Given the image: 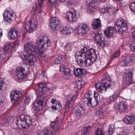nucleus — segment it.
Listing matches in <instances>:
<instances>
[{
    "label": "nucleus",
    "mask_w": 135,
    "mask_h": 135,
    "mask_svg": "<svg viewBox=\"0 0 135 135\" xmlns=\"http://www.w3.org/2000/svg\"><path fill=\"white\" fill-rule=\"evenodd\" d=\"M44 135H53L54 134L51 131L48 130L47 128H44L42 131Z\"/></svg>",
    "instance_id": "obj_43"
},
{
    "label": "nucleus",
    "mask_w": 135,
    "mask_h": 135,
    "mask_svg": "<svg viewBox=\"0 0 135 135\" xmlns=\"http://www.w3.org/2000/svg\"><path fill=\"white\" fill-rule=\"evenodd\" d=\"M94 38L96 40L97 42L100 44V45L102 46H106L107 44L106 42L105 41L104 37H103L100 31L96 32L94 34Z\"/></svg>",
    "instance_id": "obj_6"
},
{
    "label": "nucleus",
    "mask_w": 135,
    "mask_h": 135,
    "mask_svg": "<svg viewBox=\"0 0 135 135\" xmlns=\"http://www.w3.org/2000/svg\"><path fill=\"white\" fill-rule=\"evenodd\" d=\"M76 99V97L69 95L67 97V102L66 106L65 108V113H67L69 111L70 106L72 105L74 102V100Z\"/></svg>",
    "instance_id": "obj_14"
},
{
    "label": "nucleus",
    "mask_w": 135,
    "mask_h": 135,
    "mask_svg": "<svg viewBox=\"0 0 135 135\" xmlns=\"http://www.w3.org/2000/svg\"><path fill=\"white\" fill-rule=\"evenodd\" d=\"M37 21L36 20L31 21H29L28 22L26 23L24 26V28L27 32L30 33L32 32L35 30L37 26Z\"/></svg>",
    "instance_id": "obj_5"
},
{
    "label": "nucleus",
    "mask_w": 135,
    "mask_h": 135,
    "mask_svg": "<svg viewBox=\"0 0 135 135\" xmlns=\"http://www.w3.org/2000/svg\"><path fill=\"white\" fill-rule=\"evenodd\" d=\"M102 110V109H101L97 111L96 113V115L99 116L104 114V112H103Z\"/></svg>",
    "instance_id": "obj_54"
},
{
    "label": "nucleus",
    "mask_w": 135,
    "mask_h": 135,
    "mask_svg": "<svg viewBox=\"0 0 135 135\" xmlns=\"http://www.w3.org/2000/svg\"><path fill=\"white\" fill-rule=\"evenodd\" d=\"M62 47H64L66 50L69 51H71L73 47V45L71 43H67L66 42L63 43Z\"/></svg>",
    "instance_id": "obj_28"
},
{
    "label": "nucleus",
    "mask_w": 135,
    "mask_h": 135,
    "mask_svg": "<svg viewBox=\"0 0 135 135\" xmlns=\"http://www.w3.org/2000/svg\"><path fill=\"white\" fill-rule=\"evenodd\" d=\"M133 74V72L132 70H128L127 71V72L126 73V78H131L132 79Z\"/></svg>",
    "instance_id": "obj_46"
},
{
    "label": "nucleus",
    "mask_w": 135,
    "mask_h": 135,
    "mask_svg": "<svg viewBox=\"0 0 135 135\" xmlns=\"http://www.w3.org/2000/svg\"><path fill=\"white\" fill-rule=\"evenodd\" d=\"M51 42L48 40V39L47 38V40L46 41L44 42L41 45V48H44L46 49L49 47H50L51 45Z\"/></svg>",
    "instance_id": "obj_29"
},
{
    "label": "nucleus",
    "mask_w": 135,
    "mask_h": 135,
    "mask_svg": "<svg viewBox=\"0 0 135 135\" xmlns=\"http://www.w3.org/2000/svg\"><path fill=\"white\" fill-rule=\"evenodd\" d=\"M62 59V57L61 55L58 56V57L55 58L53 60L54 63L56 64H59L61 63V61Z\"/></svg>",
    "instance_id": "obj_35"
},
{
    "label": "nucleus",
    "mask_w": 135,
    "mask_h": 135,
    "mask_svg": "<svg viewBox=\"0 0 135 135\" xmlns=\"http://www.w3.org/2000/svg\"><path fill=\"white\" fill-rule=\"evenodd\" d=\"M18 34L17 30L14 27H12L8 33V36L11 40L16 38Z\"/></svg>",
    "instance_id": "obj_20"
},
{
    "label": "nucleus",
    "mask_w": 135,
    "mask_h": 135,
    "mask_svg": "<svg viewBox=\"0 0 135 135\" xmlns=\"http://www.w3.org/2000/svg\"><path fill=\"white\" fill-rule=\"evenodd\" d=\"M113 124H111L109 126L108 132L109 134H111L113 133Z\"/></svg>",
    "instance_id": "obj_50"
},
{
    "label": "nucleus",
    "mask_w": 135,
    "mask_h": 135,
    "mask_svg": "<svg viewBox=\"0 0 135 135\" xmlns=\"http://www.w3.org/2000/svg\"><path fill=\"white\" fill-rule=\"evenodd\" d=\"M132 79L131 78H126V82L124 83H125V84L127 86H129L132 83Z\"/></svg>",
    "instance_id": "obj_47"
},
{
    "label": "nucleus",
    "mask_w": 135,
    "mask_h": 135,
    "mask_svg": "<svg viewBox=\"0 0 135 135\" xmlns=\"http://www.w3.org/2000/svg\"><path fill=\"white\" fill-rule=\"evenodd\" d=\"M94 135H104V132L101 128H98L94 132Z\"/></svg>",
    "instance_id": "obj_41"
},
{
    "label": "nucleus",
    "mask_w": 135,
    "mask_h": 135,
    "mask_svg": "<svg viewBox=\"0 0 135 135\" xmlns=\"http://www.w3.org/2000/svg\"><path fill=\"white\" fill-rule=\"evenodd\" d=\"M25 70V69L22 67H18L17 68L16 70V75L18 80L23 79L26 78V74L23 73Z\"/></svg>",
    "instance_id": "obj_13"
},
{
    "label": "nucleus",
    "mask_w": 135,
    "mask_h": 135,
    "mask_svg": "<svg viewBox=\"0 0 135 135\" xmlns=\"http://www.w3.org/2000/svg\"><path fill=\"white\" fill-rule=\"evenodd\" d=\"M39 89L36 91L37 97L36 100L35 102L33 105L34 110L39 111L43 108V100H44L45 94L43 93L42 90L46 89L47 88L45 84L39 83L38 85Z\"/></svg>",
    "instance_id": "obj_2"
},
{
    "label": "nucleus",
    "mask_w": 135,
    "mask_h": 135,
    "mask_svg": "<svg viewBox=\"0 0 135 135\" xmlns=\"http://www.w3.org/2000/svg\"><path fill=\"white\" fill-rule=\"evenodd\" d=\"M83 81H77L75 82V90L77 91L81 89L82 87V83Z\"/></svg>",
    "instance_id": "obj_27"
},
{
    "label": "nucleus",
    "mask_w": 135,
    "mask_h": 135,
    "mask_svg": "<svg viewBox=\"0 0 135 135\" xmlns=\"http://www.w3.org/2000/svg\"><path fill=\"white\" fill-rule=\"evenodd\" d=\"M108 12L110 15H111V14H113L114 11L113 9L111 8H108Z\"/></svg>",
    "instance_id": "obj_56"
},
{
    "label": "nucleus",
    "mask_w": 135,
    "mask_h": 135,
    "mask_svg": "<svg viewBox=\"0 0 135 135\" xmlns=\"http://www.w3.org/2000/svg\"><path fill=\"white\" fill-rule=\"evenodd\" d=\"M115 84V83L111 81V80H107L105 82V85L107 88L109 87H112Z\"/></svg>",
    "instance_id": "obj_34"
},
{
    "label": "nucleus",
    "mask_w": 135,
    "mask_h": 135,
    "mask_svg": "<svg viewBox=\"0 0 135 135\" xmlns=\"http://www.w3.org/2000/svg\"><path fill=\"white\" fill-rule=\"evenodd\" d=\"M87 6V9L89 12L91 13L94 12L96 10L95 8L93 6V5H91V4H88Z\"/></svg>",
    "instance_id": "obj_36"
},
{
    "label": "nucleus",
    "mask_w": 135,
    "mask_h": 135,
    "mask_svg": "<svg viewBox=\"0 0 135 135\" xmlns=\"http://www.w3.org/2000/svg\"><path fill=\"white\" fill-rule=\"evenodd\" d=\"M120 53V51L118 50L114 55V57H116L118 56Z\"/></svg>",
    "instance_id": "obj_59"
},
{
    "label": "nucleus",
    "mask_w": 135,
    "mask_h": 135,
    "mask_svg": "<svg viewBox=\"0 0 135 135\" xmlns=\"http://www.w3.org/2000/svg\"><path fill=\"white\" fill-rule=\"evenodd\" d=\"M135 120V118L133 115L126 117L123 119V121L128 124H130L133 123Z\"/></svg>",
    "instance_id": "obj_23"
},
{
    "label": "nucleus",
    "mask_w": 135,
    "mask_h": 135,
    "mask_svg": "<svg viewBox=\"0 0 135 135\" xmlns=\"http://www.w3.org/2000/svg\"><path fill=\"white\" fill-rule=\"evenodd\" d=\"M51 21H52V22L54 24L56 25H59L60 21L59 19L56 17H52L50 20V23H51Z\"/></svg>",
    "instance_id": "obj_40"
},
{
    "label": "nucleus",
    "mask_w": 135,
    "mask_h": 135,
    "mask_svg": "<svg viewBox=\"0 0 135 135\" xmlns=\"http://www.w3.org/2000/svg\"><path fill=\"white\" fill-rule=\"evenodd\" d=\"M51 23H50V25L52 30L53 31H55L57 27V26H59V25H56V24H54L52 22V21H51Z\"/></svg>",
    "instance_id": "obj_48"
},
{
    "label": "nucleus",
    "mask_w": 135,
    "mask_h": 135,
    "mask_svg": "<svg viewBox=\"0 0 135 135\" xmlns=\"http://www.w3.org/2000/svg\"><path fill=\"white\" fill-rule=\"evenodd\" d=\"M52 108L54 109L60 111L62 109L60 103L59 102L56 104H54L52 106Z\"/></svg>",
    "instance_id": "obj_33"
},
{
    "label": "nucleus",
    "mask_w": 135,
    "mask_h": 135,
    "mask_svg": "<svg viewBox=\"0 0 135 135\" xmlns=\"http://www.w3.org/2000/svg\"><path fill=\"white\" fill-rule=\"evenodd\" d=\"M3 16L7 22L13 21L15 19V16L11 13L9 11H6L3 13Z\"/></svg>",
    "instance_id": "obj_19"
},
{
    "label": "nucleus",
    "mask_w": 135,
    "mask_h": 135,
    "mask_svg": "<svg viewBox=\"0 0 135 135\" xmlns=\"http://www.w3.org/2000/svg\"><path fill=\"white\" fill-rule=\"evenodd\" d=\"M89 27L86 24L81 23L76 28V31L79 35H82L87 33L89 31Z\"/></svg>",
    "instance_id": "obj_10"
},
{
    "label": "nucleus",
    "mask_w": 135,
    "mask_h": 135,
    "mask_svg": "<svg viewBox=\"0 0 135 135\" xmlns=\"http://www.w3.org/2000/svg\"><path fill=\"white\" fill-rule=\"evenodd\" d=\"M115 28L116 27H127L126 21L123 18H120L117 20L115 23Z\"/></svg>",
    "instance_id": "obj_18"
},
{
    "label": "nucleus",
    "mask_w": 135,
    "mask_h": 135,
    "mask_svg": "<svg viewBox=\"0 0 135 135\" xmlns=\"http://www.w3.org/2000/svg\"><path fill=\"white\" fill-rule=\"evenodd\" d=\"M24 48L25 51L29 54L28 61L30 65H33L34 62L36 61V58L34 56L35 54L42 57L45 56V50L42 48H39L38 46L30 42L25 43Z\"/></svg>",
    "instance_id": "obj_1"
},
{
    "label": "nucleus",
    "mask_w": 135,
    "mask_h": 135,
    "mask_svg": "<svg viewBox=\"0 0 135 135\" xmlns=\"http://www.w3.org/2000/svg\"><path fill=\"white\" fill-rule=\"evenodd\" d=\"M51 102L52 104V105H53L54 104H57L59 102L57 101L55 99H52Z\"/></svg>",
    "instance_id": "obj_61"
},
{
    "label": "nucleus",
    "mask_w": 135,
    "mask_h": 135,
    "mask_svg": "<svg viewBox=\"0 0 135 135\" xmlns=\"http://www.w3.org/2000/svg\"><path fill=\"white\" fill-rule=\"evenodd\" d=\"M132 38L135 40V30L132 32Z\"/></svg>",
    "instance_id": "obj_63"
},
{
    "label": "nucleus",
    "mask_w": 135,
    "mask_h": 135,
    "mask_svg": "<svg viewBox=\"0 0 135 135\" xmlns=\"http://www.w3.org/2000/svg\"><path fill=\"white\" fill-rule=\"evenodd\" d=\"M38 2L35 3L36 7L35 8V10L37 9L40 10L42 7V3L43 2V0H37Z\"/></svg>",
    "instance_id": "obj_32"
},
{
    "label": "nucleus",
    "mask_w": 135,
    "mask_h": 135,
    "mask_svg": "<svg viewBox=\"0 0 135 135\" xmlns=\"http://www.w3.org/2000/svg\"><path fill=\"white\" fill-rule=\"evenodd\" d=\"M127 64H128L126 60H124V57H123L122 60L120 62V64L121 66H124L127 65Z\"/></svg>",
    "instance_id": "obj_51"
},
{
    "label": "nucleus",
    "mask_w": 135,
    "mask_h": 135,
    "mask_svg": "<svg viewBox=\"0 0 135 135\" xmlns=\"http://www.w3.org/2000/svg\"><path fill=\"white\" fill-rule=\"evenodd\" d=\"M76 60L80 66H85L91 65L96 60L92 61L93 57H86V54L85 53L77 52L75 56Z\"/></svg>",
    "instance_id": "obj_3"
},
{
    "label": "nucleus",
    "mask_w": 135,
    "mask_h": 135,
    "mask_svg": "<svg viewBox=\"0 0 135 135\" xmlns=\"http://www.w3.org/2000/svg\"><path fill=\"white\" fill-rule=\"evenodd\" d=\"M20 120H17L16 123L18 127H22L25 129L27 126L28 127L31 125V119L29 116L22 114L20 115Z\"/></svg>",
    "instance_id": "obj_4"
},
{
    "label": "nucleus",
    "mask_w": 135,
    "mask_h": 135,
    "mask_svg": "<svg viewBox=\"0 0 135 135\" xmlns=\"http://www.w3.org/2000/svg\"><path fill=\"white\" fill-rule=\"evenodd\" d=\"M22 95V93L20 91L15 90L11 91L10 93V98L11 101L13 102L14 103L16 102Z\"/></svg>",
    "instance_id": "obj_11"
},
{
    "label": "nucleus",
    "mask_w": 135,
    "mask_h": 135,
    "mask_svg": "<svg viewBox=\"0 0 135 135\" xmlns=\"http://www.w3.org/2000/svg\"><path fill=\"white\" fill-rule=\"evenodd\" d=\"M47 37L46 36H40L38 37L36 39V44L37 45L41 44L44 42L46 41Z\"/></svg>",
    "instance_id": "obj_25"
},
{
    "label": "nucleus",
    "mask_w": 135,
    "mask_h": 135,
    "mask_svg": "<svg viewBox=\"0 0 135 135\" xmlns=\"http://www.w3.org/2000/svg\"><path fill=\"white\" fill-rule=\"evenodd\" d=\"M63 119L59 118L51 123L50 126L51 128L54 131L57 132L60 128L62 125Z\"/></svg>",
    "instance_id": "obj_8"
},
{
    "label": "nucleus",
    "mask_w": 135,
    "mask_h": 135,
    "mask_svg": "<svg viewBox=\"0 0 135 135\" xmlns=\"http://www.w3.org/2000/svg\"><path fill=\"white\" fill-rule=\"evenodd\" d=\"M102 11L103 13H105L106 12H108V8L107 7H104L102 8Z\"/></svg>",
    "instance_id": "obj_60"
},
{
    "label": "nucleus",
    "mask_w": 135,
    "mask_h": 135,
    "mask_svg": "<svg viewBox=\"0 0 135 135\" xmlns=\"http://www.w3.org/2000/svg\"><path fill=\"white\" fill-rule=\"evenodd\" d=\"M61 2H63L66 1L69 5L74 4L76 2L74 0H59Z\"/></svg>",
    "instance_id": "obj_42"
},
{
    "label": "nucleus",
    "mask_w": 135,
    "mask_h": 135,
    "mask_svg": "<svg viewBox=\"0 0 135 135\" xmlns=\"http://www.w3.org/2000/svg\"><path fill=\"white\" fill-rule=\"evenodd\" d=\"M98 103V100L93 99L92 100V99L91 100H90L89 104H88V106L89 107H91V106L94 107L96 106Z\"/></svg>",
    "instance_id": "obj_37"
},
{
    "label": "nucleus",
    "mask_w": 135,
    "mask_h": 135,
    "mask_svg": "<svg viewBox=\"0 0 135 135\" xmlns=\"http://www.w3.org/2000/svg\"><path fill=\"white\" fill-rule=\"evenodd\" d=\"M130 47L132 51H135V43H133L130 45Z\"/></svg>",
    "instance_id": "obj_55"
},
{
    "label": "nucleus",
    "mask_w": 135,
    "mask_h": 135,
    "mask_svg": "<svg viewBox=\"0 0 135 135\" xmlns=\"http://www.w3.org/2000/svg\"><path fill=\"white\" fill-rule=\"evenodd\" d=\"M74 73L75 76L79 77L85 74L86 71V70L84 69L78 68L74 70Z\"/></svg>",
    "instance_id": "obj_22"
},
{
    "label": "nucleus",
    "mask_w": 135,
    "mask_h": 135,
    "mask_svg": "<svg viewBox=\"0 0 135 135\" xmlns=\"http://www.w3.org/2000/svg\"><path fill=\"white\" fill-rule=\"evenodd\" d=\"M100 22V20L99 19H95L92 23L93 28L95 29L99 28L101 25Z\"/></svg>",
    "instance_id": "obj_26"
},
{
    "label": "nucleus",
    "mask_w": 135,
    "mask_h": 135,
    "mask_svg": "<svg viewBox=\"0 0 135 135\" xmlns=\"http://www.w3.org/2000/svg\"><path fill=\"white\" fill-rule=\"evenodd\" d=\"M25 102L27 104H28L30 102V98L26 96V99L25 100Z\"/></svg>",
    "instance_id": "obj_58"
},
{
    "label": "nucleus",
    "mask_w": 135,
    "mask_h": 135,
    "mask_svg": "<svg viewBox=\"0 0 135 135\" xmlns=\"http://www.w3.org/2000/svg\"><path fill=\"white\" fill-rule=\"evenodd\" d=\"M56 0H48V1L49 3H51L53 6H54L57 4V2L56 1Z\"/></svg>",
    "instance_id": "obj_53"
},
{
    "label": "nucleus",
    "mask_w": 135,
    "mask_h": 135,
    "mask_svg": "<svg viewBox=\"0 0 135 135\" xmlns=\"http://www.w3.org/2000/svg\"><path fill=\"white\" fill-rule=\"evenodd\" d=\"M114 28L113 27H108L104 31V33L107 36H112L113 34V30Z\"/></svg>",
    "instance_id": "obj_24"
},
{
    "label": "nucleus",
    "mask_w": 135,
    "mask_h": 135,
    "mask_svg": "<svg viewBox=\"0 0 135 135\" xmlns=\"http://www.w3.org/2000/svg\"><path fill=\"white\" fill-rule=\"evenodd\" d=\"M95 52V50L93 49H90L87 50L86 48L84 47L82 50L77 52L85 53L86 54V57L90 56V57H93L92 60L93 61L95 59H96L97 57Z\"/></svg>",
    "instance_id": "obj_7"
},
{
    "label": "nucleus",
    "mask_w": 135,
    "mask_h": 135,
    "mask_svg": "<svg viewBox=\"0 0 135 135\" xmlns=\"http://www.w3.org/2000/svg\"><path fill=\"white\" fill-rule=\"evenodd\" d=\"M91 93L90 91H89L87 92L85 94L84 97L83 98V103L86 104L88 106L90 100L92 99Z\"/></svg>",
    "instance_id": "obj_21"
},
{
    "label": "nucleus",
    "mask_w": 135,
    "mask_h": 135,
    "mask_svg": "<svg viewBox=\"0 0 135 135\" xmlns=\"http://www.w3.org/2000/svg\"><path fill=\"white\" fill-rule=\"evenodd\" d=\"M95 86L97 90L99 92L104 93L106 90L107 88L105 85V82L104 84L98 83Z\"/></svg>",
    "instance_id": "obj_17"
},
{
    "label": "nucleus",
    "mask_w": 135,
    "mask_h": 135,
    "mask_svg": "<svg viewBox=\"0 0 135 135\" xmlns=\"http://www.w3.org/2000/svg\"><path fill=\"white\" fill-rule=\"evenodd\" d=\"M11 44L9 42L6 43L4 46L3 50L5 51H7L10 47Z\"/></svg>",
    "instance_id": "obj_45"
},
{
    "label": "nucleus",
    "mask_w": 135,
    "mask_h": 135,
    "mask_svg": "<svg viewBox=\"0 0 135 135\" xmlns=\"http://www.w3.org/2000/svg\"><path fill=\"white\" fill-rule=\"evenodd\" d=\"M117 96V95L116 94H114L112 96H110L107 98L106 102L108 103H110L113 101L114 99Z\"/></svg>",
    "instance_id": "obj_38"
},
{
    "label": "nucleus",
    "mask_w": 135,
    "mask_h": 135,
    "mask_svg": "<svg viewBox=\"0 0 135 135\" xmlns=\"http://www.w3.org/2000/svg\"><path fill=\"white\" fill-rule=\"evenodd\" d=\"M118 28V29L115 28V30L118 32L119 33H122L124 32V31L126 29L127 27H117Z\"/></svg>",
    "instance_id": "obj_44"
},
{
    "label": "nucleus",
    "mask_w": 135,
    "mask_h": 135,
    "mask_svg": "<svg viewBox=\"0 0 135 135\" xmlns=\"http://www.w3.org/2000/svg\"><path fill=\"white\" fill-rule=\"evenodd\" d=\"M105 78L106 80H105V82L107 80H109V81L111 80L109 76L108 75H106L105 76Z\"/></svg>",
    "instance_id": "obj_62"
},
{
    "label": "nucleus",
    "mask_w": 135,
    "mask_h": 135,
    "mask_svg": "<svg viewBox=\"0 0 135 135\" xmlns=\"http://www.w3.org/2000/svg\"><path fill=\"white\" fill-rule=\"evenodd\" d=\"M74 110L76 114L78 116H80L84 114L85 110L81 105L80 104L76 106L74 108Z\"/></svg>",
    "instance_id": "obj_16"
},
{
    "label": "nucleus",
    "mask_w": 135,
    "mask_h": 135,
    "mask_svg": "<svg viewBox=\"0 0 135 135\" xmlns=\"http://www.w3.org/2000/svg\"><path fill=\"white\" fill-rule=\"evenodd\" d=\"M4 85V80L2 78H0V90H4L3 86Z\"/></svg>",
    "instance_id": "obj_49"
},
{
    "label": "nucleus",
    "mask_w": 135,
    "mask_h": 135,
    "mask_svg": "<svg viewBox=\"0 0 135 135\" xmlns=\"http://www.w3.org/2000/svg\"><path fill=\"white\" fill-rule=\"evenodd\" d=\"M61 34L68 35L70 34L71 32L70 30L67 28L66 27H64L61 30Z\"/></svg>",
    "instance_id": "obj_30"
},
{
    "label": "nucleus",
    "mask_w": 135,
    "mask_h": 135,
    "mask_svg": "<svg viewBox=\"0 0 135 135\" xmlns=\"http://www.w3.org/2000/svg\"><path fill=\"white\" fill-rule=\"evenodd\" d=\"M91 127L90 126H87L84 129V131L82 133L81 135H87L88 134L91 132Z\"/></svg>",
    "instance_id": "obj_31"
},
{
    "label": "nucleus",
    "mask_w": 135,
    "mask_h": 135,
    "mask_svg": "<svg viewBox=\"0 0 135 135\" xmlns=\"http://www.w3.org/2000/svg\"><path fill=\"white\" fill-rule=\"evenodd\" d=\"M131 10L133 12H135V2H133L130 5Z\"/></svg>",
    "instance_id": "obj_52"
},
{
    "label": "nucleus",
    "mask_w": 135,
    "mask_h": 135,
    "mask_svg": "<svg viewBox=\"0 0 135 135\" xmlns=\"http://www.w3.org/2000/svg\"><path fill=\"white\" fill-rule=\"evenodd\" d=\"M128 107L126 102H121L118 104L117 108L120 113L125 112L127 110Z\"/></svg>",
    "instance_id": "obj_15"
},
{
    "label": "nucleus",
    "mask_w": 135,
    "mask_h": 135,
    "mask_svg": "<svg viewBox=\"0 0 135 135\" xmlns=\"http://www.w3.org/2000/svg\"><path fill=\"white\" fill-rule=\"evenodd\" d=\"M29 54H27L26 55H23L22 56V58L23 60H28V57L29 56Z\"/></svg>",
    "instance_id": "obj_57"
},
{
    "label": "nucleus",
    "mask_w": 135,
    "mask_h": 135,
    "mask_svg": "<svg viewBox=\"0 0 135 135\" xmlns=\"http://www.w3.org/2000/svg\"><path fill=\"white\" fill-rule=\"evenodd\" d=\"M124 60H126L127 64L133 61L134 59V57L130 56H127L123 57Z\"/></svg>",
    "instance_id": "obj_39"
},
{
    "label": "nucleus",
    "mask_w": 135,
    "mask_h": 135,
    "mask_svg": "<svg viewBox=\"0 0 135 135\" xmlns=\"http://www.w3.org/2000/svg\"><path fill=\"white\" fill-rule=\"evenodd\" d=\"M119 135H127V133L124 131H123L121 132Z\"/></svg>",
    "instance_id": "obj_64"
},
{
    "label": "nucleus",
    "mask_w": 135,
    "mask_h": 135,
    "mask_svg": "<svg viewBox=\"0 0 135 135\" xmlns=\"http://www.w3.org/2000/svg\"><path fill=\"white\" fill-rule=\"evenodd\" d=\"M60 70L61 72L63 73L64 74V78L66 79H70L71 74L70 73V70L69 69L66 68L64 65H61L60 66Z\"/></svg>",
    "instance_id": "obj_12"
},
{
    "label": "nucleus",
    "mask_w": 135,
    "mask_h": 135,
    "mask_svg": "<svg viewBox=\"0 0 135 135\" xmlns=\"http://www.w3.org/2000/svg\"><path fill=\"white\" fill-rule=\"evenodd\" d=\"M72 10V11L67 12L66 17L70 21H75L79 17V14L75 9H73Z\"/></svg>",
    "instance_id": "obj_9"
}]
</instances>
